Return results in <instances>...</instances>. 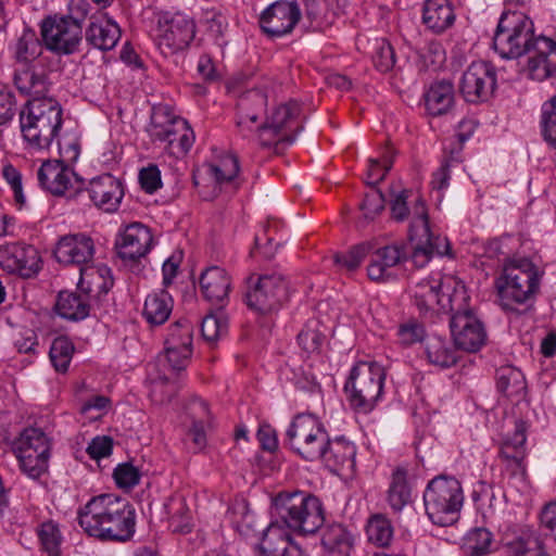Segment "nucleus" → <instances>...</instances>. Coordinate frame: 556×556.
Listing matches in <instances>:
<instances>
[{
  "mask_svg": "<svg viewBox=\"0 0 556 556\" xmlns=\"http://www.w3.org/2000/svg\"><path fill=\"white\" fill-rule=\"evenodd\" d=\"M80 528L104 542L129 541L136 531V510L124 497L113 493L92 496L77 511Z\"/></svg>",
  "mask_w": 556,
  "mask_h": 556,
  "instance_id": "f257e3e1",
  "label": "nucleus"
},
{
  "mask_svg": "<svg viewBox=\"0 0 556 556\" xmlns=\"http://www.w3.org/2000/svg\"><path fill=\"white\" fill-rule=\"evenodd\" d=\"M413 193L408 190H402L394 195L391 202L392 217L397 222H403L410 217L409 240L413 244L412 261L416 267L426 266L433 255L444 256L450 253V242L446 237L434 235L429 226L428 211L425 201L415 195L407 201Z\"/></svg>",
  "mask_w": 556,
  "mask_h": 556,
  "instance_id": "f03ea898",
  "label": "nucleus"
},
{
  "mask_svg": "<svg viewBox=\"0 0 556 556\" xmlns=\"http://www.w3.org/2000/svg\"><path fill=\"white\" fill-rule=\"evenodd\" d=\"M193 330L188 320L172 325L165 340L163 353L159 354L156 365L161 368L157 377L152 378L150 395L154 403L163 404L175 392L169 380L185 370L192 355Z\"/></svg>",
  "mask_w": 556,
  "mask_h": 556,
  "instance_id": "7ed1b4c3",
  "label": "nucleus"
},
{
  "mask_svg": "<svg viewBox=\"0 0 556 556\" xmlns=\"http://www.w3.org/2000/svg\"><path fill=\"white\" fill-rule=\"evenodd\" d=\"M467 289L462 280L453 275L435 273L416 282L410 294L419 313L433 317L460 309L467 299Z\"/></svg>",
  "mask_w": 556,
  "mask_h": 556,
  "instance_id": "20e7f679",
  "label": "nucleus"
},
{
  "mask_svg": "<svg viewBox=\"0 0 556 556\" xmlns=\"http://www.w3.org/2000/svg\"><path fill=\"white\" fill-rule=\"evenodd\" d=\"M540 280V270L529 257L504 258L502 271L494 280L501 306L513 311L527 303L538 292Z\"/></svg>",
  "mask_w": 556,
  "mask_h": 556,
  "instance_id": "39448f33",
  "label": "nucleus"
},
{
  "mask_svg": "<svg viewBox=\"0 0 556 556\" xmlns=\"http://www.w3.org/2000/svg\"><path fill=\"white\" fill-rule=\"evenodd\" d=\"M63 112L52 98L30 99L20 113V126L26 147L33 151L49 149L58 136Z\"/></svg>",
  "mask_w": 556,
  "mask_h": 556,
  "instance_id": "423d86ee",
  "label": "nucleus"
},
{
  "mask_svg": "<svg viewBox=\"0 0 556 556\" xmlns=\"http://www.w3.org/2000/svg\"><path fill=\"white\" fill-rule=\"evenodd\" d=\"M276 517L300 534L315 533L325 521L320 501L302 491L280 492L273 498Z\"/></svg>",
  "mask_w": 556,
  "mask_h": 556,
  "instance_id": "0eeeda50",
  "label": "nucleus"
},
{
  "mask_svg": "<svg viewBox=\"0 0 556 556\" xmlns=\"http://www.w3.org/2000/svg\"><path fill=\"white\" fill-rule=\"evenodd\" d=\"M386 377V368L377 362L354 364L344 384L351 407L357 413L372 412L383 399Z\"/></svg>",
  "mask_w": 556,
  "mask_h": 556,
  "instance_id": "6e6552de",
  "label": "nucleus"
},
{
  "mask_svg": "<svg viewBox=\"0 0 556 556\" xmlns=\"http://www.w3.org/2000/svg\"><path fill=\"white\" fill-rule=\"evenodd\" d=\"M464 491L458 479L440 475L431 479L424 491L425 511L433 525H454L464 505Z\"/></svg>",
  "mask_w": 556,
  "mask_h": 556,
  "instance_id": "1a4fd4ad",
  "label": "nucleus"
},
{
  "mask_svg": "<svg viewBox=\"0 0 556 556\" xmlns=\"http://www.w3.org/2000/svg\"><path fill=\"white\" fill-rule=\"evenodd\" d=\"M329 438L325 424L311 413L295 415L286 430V444L307 462L319 460L325 455Z\"/></svg>",
  "mask_w": 556,
  "mask_h": 556,
  "instance_id": "9d476101",
  "label": "nucleus"
},
{
  "mask_svg": "<svg viewBox=\"0 0 556 556\" xmlns=\"http://www.w3.org/2000/svg\"><path fill=\"white\" fill-rule=\"evenodd\" d=\"M52 439L40 428H25L14 439L12 452L20 470L31 480H39L49 470Z\"/></svg>",
  "mask_w": 556,
  "mask_h": 556,
  "instance_id": "9b49d317",
  "label": "nucleus"
},
{
  "mask_svg": "<svg viewBox=\"0 0 556 556\" xmlns=\"http://www.w3.org/2000/svg\"><path fill=\"white\" fill-rule=\"evenodd\" d=\"M533 22L520 11H504L498 21L493 48L503 59H517L534 43Z\"/></svg>",
  "mask_w": 556,
  "mask_h": 556,
  "instance_id": "f8f14e48",
  "label": "nucleus"
},
{
  "mask_svg": "<svg viewBox=\"0 0 556 556\" xmlns=\"http://www.w3.org/2000/svg\"><path fill=\"white\" fill-rule=\"evenodd\" d=\"M450 314V328L455 346L468 353L480 351L486 343L488 334L483 323L470 307L468 293L462 308L453 309Z\"/></svg>",
  "mask_w": 556,
  "mask_h": 556,
  "instance_id": "ddd939ff",
  "label": "nucleus"
},
{
  "mask_svg": "<svg viewBox=\"0 0 556 556\" xmlns=\"http://www.w3.org/2000/svg\"><path fill=\"white\" fill-rule=\"evenodd\" d=\"M195 36L193 20L181 13L159 18L154 41L164 56H172L189 47Z\"/></svg>",
  "mask_w": 556,
  "mask_h": 556,
  "instance_id": "4468645a",
  "label": "nucleus"
},
{
  "mask_svg": "<svg viewBox=\"0 0 556 556\" xmlns=\"http://www.w3.org/2000/svg\"><path fill=\"white\" fill-rule=\"evenodd\" d=\"M267 106V97L258 91H249L238 102L236 127L238 134L247 140L256 141L262 147H270L263 137L265 127L264 114Z\"/></svg>",
  "mask_w": 556,
  "mask_h": 556,
  "instance_id": "2eb2a0df",
  "label": "nucleus"
},
{
  "mask_svg": "<svg viewBox=\"0 0 556 556\" xmlns=\"http://www.w3.org/2000/svg\"><path fill=\"white\" fill-rule=\"evenodd\" d=\"M81 25L71 16H49L41 23V36L48 50L67 55L77 51L81 41Z\"/></svg>",
  "mask_w": 556,
  "mask_h": 556,
  "instance_id": "dca6fc26",
  "label": "nucleus"
},
{
  "mask_svg": "<svg viewBox=\"0 0 556 556\" xmlns=\"http://www.w3.org/2000/svg\"><path fill=\"white\" fill-rule=\"evenodd\" d=\"M248 306L260 315H271L287 299V283L279 274L262 275L245 295Z\"/></svg>",
  "mask_w": 556,
  "mask_h": 556,
  "instance_id": "f3484780",
  "label": "nucleus"
},
{
  "mask_svg": "<svg viewBox=\"0 0 556 556\" xmlns=\"http://www.w3.org/2000/svg\"><path fill=\"white\" fill-rule=\"evenodd\" d=\"M230 515L232 523L241 535L247 538L262 535L264 543H267L265 548L268 549V553L275 552L271 542L276 539L279 540L281 546L291 543L290 534L278 523L273 522L266 528L258 529L257 518L244 500L237 501L231 506Z\"/></svg>",
  "mask_w": 556,
  "mask_h": 556,
  "instance_id": "a211bd4d",
  "label": "nucleus"
},
{
  "mask_svg": "<svg viewBox=\"0 0 556 556\" xmlns=\"http://www.w3.org/2000/svg\"><path fill=\"white\" fill-rule=\"evenodd\" d=\"M527 424L523 420H516L511 433L503 437L500 445V459L503 463L504 471L509 478L525 481L527 477Z\"/></svg>",
  "mask_w": 556,
  "mask_h": 556,
  "instance_id": "6ab92c4d",
  "label": "nucleus"
},
{
  "mask_svg": "<svg viewBox=\"0 0 556 556\" xmlns=\"http://www.w3.org/2000/svg\"><path fill=\"white\" fill-rule=\"evenodd\" d=\"M496 83L495 67L486 61H475L463 73L459 91L467 102L479 103L493 94Z\"/></svg>",
  "mask_w": 556,
  "mask_h": 556,
  "instance_id": "aec40b11",
  "label": "nucleus"
},
{
  "mask_svg": "<svg viewBox=\"0 0 556 556\" xmlns=\"http://www.w3.org/2000/svg\"><path fill=\"white\" fill-rule=\"evenodd\" d=\"M525 54L527 55V62L522 67V73L528 78L538 81L556 79L555 40L539 35Z\"/></svg>",
  "mask_w": 556,
  "mask_h": 556,
  "instance_id": "412c9836",
  "label": "nucleus"
},
{
  "mask_svg": "<svg viewBox=\"0 0 556 556\" xmlns=\"http://www.w3.org/2000/svg\"><path fill=\"white\" fill-rule=\"evenodd\" d=\"M301 17L296 2L280 0L268 5L260 16L262 30L270 38H279L292 31Z\"/></svg>",
  "mask_w": 556,
  "mask_h": 556,
  "instance_id": "4be33fe9",
  "label": "nucleus"
},
{
  "mask_svg": "<svg viewBox=\"0 0 556 556\" xmlns=\"http://www.w3.org/2000/svg\"><path fill=\"white\" fill-rule=\"evenodd\" d=\"M39 251L29 244L11 243L0 247V267L10 274L30 278L41 268Z\"/></svg>",
  "mask_w": 556,
  "mask_h": 556,
  "instance_id": "5701e85b",
  "label": "nucleus"
},
{
  "mask_svg": "<svg viewBox=\"0 0 556 556\" xmlns=\"http://www.w3.org/2000/svg\"><path fill=\"white\" fill-rule=\"evenodd\" d=\"M94 253V241L86 233L63 236L54 249V257L59 263L76 265L79 269L92 264Z\"/></svg>",
  "mask_w": 556,
  "mask_h": 556,
  "instance_id": "b1692460",
  "label": "nucleus"
},
{
  "mask_svg": "<svg viewBox=\"0 0 556 556\" xmlns=\"http://www.w3.org/2000/svg\"><path fill=\"white\" fill-rule=\"evenodd\" d=\"M153 242L150 229L141 223H131L119 230L115 248L123 260H138L147 255Z\"/></svg>",
  "mask_w": 556,
  "mask_h": 556,
  "instance_id": "393cba45",
  "label": "nucleus"
},
{
  "mask_svg": "<svg viewBox=\"0 0 556 556\" xmlns=\"http://www.w3.org/2000/svg\"><path fill=\"white\" fill-rule=\"evenodd\" d=\"M87 190L92 203L106 213L116 212L124 198L122 181L111 174L92 178Z\"/></svg>",
  "mask_w": 556,
  "mask_h": 556,
  "instance_id": "a878e982",
  "label": "nucleus"
},
{
  "mask_svg": "<svg viewBox=\"0 0 556 556\" xmlns=\"http://www.w3.org/2000/svg\"><path fill=\"white\" fill-rule=\"evenodd\" d=\"M300 106L296 102H289L275 106L264 118L265 127L262 130V137L267 144L278 143L290 144L294 138L283 134V129L289 127L292 119L299 114Z\"/></svg>",
  "mask_w": 556,
  "mask_h": 556,
  "instance_id": "bb28decb",
  "label": "nucleus"
},
{
  "mask_svg": "<svg viewBox=\"0 0 556 556\" xmlns=\"http://www.w3.org/2000/svg\"><path fill=\"white\" fill-rule=\"evenodd\" d=\"M37 178L46 191L53 195H64L73 187L76 176L70 165L54 160L41 164Z\"/></svg>",
  "mask_w": 556,
  "mask_h": 556,
  "instance_id": "cd10ccee",
  "label": "nucleus"
},
{
  "mask_svg": "<svg viewBox=\"0 0 556 556\" xmlns=\"http://www.w3.org/2000/svg\"><path fill=\"white\" fill-rule=\"evenodd\" d=\"M121 38L118 24L106 13L92 16L86 29V40L92 47L109 51L112 50Z\"/></svg>",
  "mask_w": 556,
  "mask_h": 556,
  "instance_id": "c85d7f7f",
  "label": "nucleus"
},
{
  "mask_svg": "<svg viewBox=\"0 0 556 556\" xmlns=\"http://www.w3.org/2000/svg\"><path fill=\"white\" fill-rule=\"evenodd\" d=\"M355 445L346 439L338 437L333 440L329 438V445L319 460H324L327 467L334 472H352L355 468Z\"/></svg>",
  "mask_w": 556,
  "mask_h": 556,
  "instance_id": "c756f323",
  "label": "nucleus"
},
{
  "mask_svg": "<svg viewBox=\"0 0 556 556\" xmlns=\"http://www.w3.org/2000/svg\"><path fill=\"white\" fill-rule=\"evenodd\" d=\"M200 290L208 302L223 303L231 290V278L226 269L211 266L201 274Z\"/></svg>",
  "mask_w": 556,
  "mask_h": 556,
  "instance_id": "7c9ffc66",
  "label": "nucleus"
},
{
  "mask_svg": "<svg viewBox=\"0 0 556 556\" xmlns=\"http://www.w3.org/2000/svg\"><path fill=\"white\" fill-rule=\"evenodd\" d=\"M422 355L428 364L446 369L453 367L458 355L446 337L429 333L422 345Z\"/></svg>",
  "mask_w": 556,
  "mask_h": 556,
  "instance_id": "2f4dec72",
  "label": "nucleus"
},
{
  "mask_svg": "<svg viewBox=\"0 0 556 556\" xmlns=\"http://www.w3.org/2000/svg\"><path fill=\"white\" fill-rule=\"evenodd\" d=\"M456 14L450 0H427L422 9V23L434 34H442L455 23Z\"/></svg>",
  "mask_w": 556,
  "mask_h": 556,
  "instance_id": "473e14b6",
  "label": "nucleus"
},
{
  "mask_svg": "<svg viewBox=\"0 0 556 556\" xmlns=\"http://www.w3.org/2000/svg\"><path fill=\"white\" fill-rule=\"evenodd\" d=\"M404 257L401 247L392 244L377 249L371 253L367 266V275L372 281H384L390 278L391 270Z\"/></svg>",
  "mask_w": 556,
  "mask_h": 556,
  "instance_id": "72a5a7b5",
  "label": "nucleus"
},
{
  "mask_svg": "<svg viewBox=\"0 0 556 556\" xmlns=\"http://www.w3.org/2000/svg\"><path fill=\"white\" fill-rule=\"evenodd\" d=\"M185 121V118L175 114L167 105H155L152 109L150 123L147 126L148 136L152 142L161 144Z\"/></svg>",
  "mask_w": 556,
  "mask_h": 556,
  "instance_id": "f704fd0d",
  "label": "nucleus"
},
{
  "mask_svg": "<svg viewBox=\"0 0 556 556\" xmlns=\"http://www.w3.org/2000/svg\"><path fill=\"white\" fill-rule=\"evenodd\" d=\"M503 545L506 556H547L534 533L528 528L505 533Z\"/></svg>",
  "mask_w": 556,
  "mask_h": 556,
  "instance_id": "c9c22d12",
  "label": "nucleus"
},
{
  "mask_svg": "<svg viewBox=\"0 0 556 556\" xmlns=\"http://www.w3.org/2000/svg\"><path fill=\"white\" fill-rule=\"evenodd\" d=\"M9 51L17 63L29 65L41 55L43 46L37 33L25 26L10 43Z\"/></svg>",
  "mask_w": 556,
  "mask_h": 556,
  "instance_id": "e433bc0d",
  "label": "nucleus"
},
{
  "mask_svg": "<svg viewBox=\"0 0 556 556\" xmlns=\"http://www.w3.org/2000/svg\"><path fill=\"white\" fill-rule=\"evenodd\" d=\"M173 305L174 302L168 292L154 291L146 298L142 315L148 324L160 326L169 318Z\"/></svg>",
  "mask_w": 556,
  "mask_h": 556,
  "instance_id": "4c0bfd02",
  "label": "nucleus"
},
{
  "mask_svg": "<svg viewBox=\"0 0 556 556\" xmlns=\"http://www.w3.org/2000/svg\"><path fill=\"white\" fill-rule=\"evenodd\" d=\"M239 170V161L236 155L230 153L222 154L206 167L210 178L220 188L224 186L236 188Z\"/></svg>",
  "mask_w": 556,
  "mask_h": 556,
  "instance_id": "58836bf2",
  "label": "nucleus"
},
{
  "mask_svg": "<svg viewBox=\"0 0 556 556\" xmlns=\"http://www.w3.org/2000/svg\"><path fill=\"white\" fill-rule=\"evenodd\" d=\"M58 314L68 320L85 319L90 312L89 296L86 293L61 291L56 302Z\"/></svg>",
  "mask_w": 556,
  "mask_h": 556,
  "instance_id": "ea45409f",
  "label": "nucleus"
},
{
  "mask_svg": "<svg viewBox=\"0 0 556 556\" xmlns=\"http://www.w3.org/2000/svg\"><path fill=\"white\" fill-rule=\"evenodd\" d=\"M77 289L86 293L88 296L91 293H105L112 286V281L108 278L110 268L106 266L88 265L81 267Z\"/></svg>",
  "mask_w": 556,
  "mask_h": 556,
  "instance_id": "a19ab883",
  "label": "nucleus"
},
{
  "mask_svg": "<svg viewBox=\"0 0 556 556\" xmlns=\"http://www.w3.org/2000/svg\"><path fill=\"white\" fill-rule=\"evenodd\" d=\"M496 388L505 396L520 400L527 390L526 378L520 369L502 366L496 371Z\"/></svg>",
  "mask_w": 556,
  "mask_h": 556,
  "instance_id": "79ce46f5",
  "label": "nucleus"
},
{
  "mask_svg": "<svg viewBox=\"0 0 556 556\" xmlns=\"http://www.w3.org/2000/svg\"><path fill=\"white\" fill-rule=\"evenodd\" d=\"M454 102V88L448 81H438L430 86L425 94V103L429 114L442 115Z\"/></svg>",
  "mask_w": 556,
  "mask_h": 556,
  "instance_id": "37998d69",
  "label": "nucleus"
},
{
  "mask_svg": "<svg viewBox=\"0 0 556 556\" xmlns=\"http://www.w3.org/2000/svg\"><path fill=\"white\" fill-rule=\"evenodd\" d=\"M321 545L328 556H350L353 548L352 536L341 525H332L325 529Z\"/></svg>",
  "mask_w": 556,
  "mask_h": 556,
  "instance_id": "c03bdc74",
  "label": "nucleus"
},
{
  "mask_svg": "<svg viewBox=\"0 0 556 556\" xmlns=\"http://www.w3.org/2000/svg\"><path fill=\"white\" fill-rule=\"evenodd\" d=\"M194 132L187 121L182 125H178L175 131L167 136L166 139L159 144L162 150L175 159L184 157L194 143Z\"/></svg>",
  "mask_w": 556,
  "mask_h": 556,
  "instance_id": "a18cd8bd",
  "label": "nucleus"
},
{
  "mask_svg": "<svg viewBox=\"0 0 556 556\" xmlns=\"http://www.w3.org/2000/svg\"><path fill=\"white\" fill-rule=\"evenodd\" d=\"M387 501L394 513H400L412 501V491L407 482V472L403 468H396L391 477L387 492Z\"/></svg>",
  "mask_w": 556,
  "mask_h": 556,
  "instance_id": "49530a36",
  "label": "nucleus"
},
{
  "mask_svg": "<svg viewBox=\"0 0 556 556\" xmlns=\"http://www.w3.org/2000/svg\"><path fill=\"white\" fill-rule=\"evenodd\" d=\"M188 413L193 419L192 428L189 430V438L193 444V451L200 452L206 445V435L204 432V422L210 417L207 404L201 399H194L188 406Z\"/></svg>",
  "mask_w": 556,
  "mask_h": 556,
  "instance_id": "de8ad7c7",
  "label": "nucleus"
},
{
  "mask_svg": "<svg viewBox=\"0 0 556 556\" xmlns=\"http://www.w3.org/2000/svg\"><path fill=\"white\" fill-rule=\"evenodd\" d=\"M14 83L22 93L29 96L31 99L46 98L45 94L48 87L45 76L37 74L30 68L16 73Z\"/></svg>",
  "mask_w": 556,
  "mask_h": 556,
  "instance_id": "09e8293b",
  "label": "nucleus"
},
{
  "mask_svg": "<svg viewBox=\"0 0 556 556\" xmlns=\"http://www.w3.org/2000/svg\"><path fill=\"white\" fill-rule=\"evenodd\" d=\"M366 533L369 542L379 547H387L393 539L394 529L386 516L375 515L368 520Z\"/></svg>",
  "mask_w": 556,
  "mask_h": 556,
  "instance_id": "8fccbe9b",
  "label": "nucleus"
},
{
  "mask_svg": "<svg viewBox=\"0 0 556 556\" xmlns=\"http://www.w3.org/2000/svg\"><path fill=\"white\" fill-rule=\"evenodd\" d=\"M74 351V344L67 337L60 336L52 341L49 356L56 371H67Z\"/></svg>",
  "mask_w": 556,
  "mask_h": 556,
  "instance_id": "3c124183",
  "label": "nucleus"
},
{
  "mask_svg": "<svg viewBox=\"0 0 556 556\" xmlns=\"http://www.w3.org/2000/svg\"><path fill=\"white\" fill-rule=\"evenodd\" d=\"M37 535L42 551L48 556H60L63 538L54 521L42 522L37 529Z\"/></svg>",
  "mask_w": 556,
  "mask_h": 556,
  "instance_id": "603ef678",
  "label": "nucleus"
},
{
  "mask_svg": "<svg viewBox=\"0 0 556 556\" xmlns=\"http://www.w3.org/2000/svg\"><path fill=\"white\" fill-rule=\"evenodd\" d=\"M428 334L424 325L415 319L400 324L396 330L397 343L403 348H409L416 343L424 345Z\"/></svg>",
  "mask_w": 556,
  "mask_h": 556,
  "instance_id": "864d4df0",
  "label": "nucleus"
},
{
  "mask_svg": "<svg viewBox=\"0 0 556 556\" xmlns=\"http://www.w3.org/2000/svg\"><path fill=\"white\" fill-rule=\"evenodd\" d=\"M540 126L544 140L556 149V96L542 104Z\"/></svg>",
  "mask_w": 556,
  "mask_h": 556,
  "instance_id": "5fc2aeb1",
  "label": "nucleus"
},
{
  "mask_svg": "<svg viewBox=\"0 0 556 556\" xmlns=\"http://www.w3.org/2000/svg\"><path fill=\"white\" fill-rule=\"evenodd\" d=\"M199 23L220 45L219 40L228 27L226 16L216 9H206L202 11Z\"/></svg>",
  "mask_w": 556,
  "mask_h": 556,
  "instance_id": "6e6d98bb",
  "label": "nucleus"
},
{
  "mask_svg": "<svg viewBox=\"0 0 556 556\" xmlns=\"http://www.w3.org/2000/svg\"><path fill=\"white\" fill-rule=\"evenodd\" d=\"M60 162L72 165L80 155V139L75 131L64 132L58 140Z\"/></svg>",
  "mask_w": 556,
  "mask_h": 556,
  "instance_id": "4d7b16f0",
  "label": "nucleus"
},
{
  "mask_svg": "<svg viewBox=\"0 0 556 556\" xmlns=\"http://www.w3.org/2000/svg\"><path fill=\"white\" fill-rule=\"evenodd\" d=\"M492 534L484 528L470 530L465 536V547L471 556H482L489 553Z\"/></svg>",
  "mask_w": 556,
  "mask_h": 556,
  "instance_id": "13d9d810",
  "label": "nucleus"
},
{
  "mask_svg": "<svg viewBox=\"0 0 556 556\" xmlns=\"http://www.w3.org/2000/svg\"><path fill=\"white\" fill-rule=\"evenodd\" d=\"M393 164V151L387 148L384 153L379 159H369L368 168L366 174V182L368 185L379 184Z\"/></svg>",
  "mask_w": 556,
  "mask_h": 556,
  "instance_id": "bf43d9fd",
  "label": "nucleus"
},
{
  "mask_svg": "<svg viewBox=\"0 0 556 556\" xmlns=\"http://www.w3.org/2000/svg\"><path fill=\"white\" fill-rule=\"evenodd\" d=\"M228 324L223 314H210L201 324V332L206 341L214 342L227 332Z\"/></svg>",
  "mask_w": 556,
  "mask_h": 556,
  "instance_id": "052dcab7",
  "label": "nucleus"
},
{
  "mask_svg": "<svg viewBox=\"0 0 556 556\" xmlns=\"http://www.w3.org/2000/svg\"><path fill=\"white\" fill-rule=\"evenodd\" d=\"M372 61L380 72H388L393 68L395 64L394 50L386 39L375 40Z\"/></svg>",
  "mask_w": 556,
  "mask_h": 556,
  "instance_id": "680f3d73",
  "label": "nucleus"
},
{
  "mask_svg": "<svg viewBox=\"0 0 556 556\" xmlns=\"http://www.w3.org/2000/svg\"><path fill=\"white\" fill-rule=\"evenodd\" d=\"M370 245L362 243L353 247L346 253H338L334 255V263L345 268L346 270H355L365 256L369 253Z\"/></svg>",
  "mask_w": 556,
  "mask_h": 556,
  "instance_id": "e2e57ef3",
  "label": "nucleus"
},
{
  "mask_svg": "<svg viewBox=\"0 0 556 556\" xmlns=\"http://www.w3.org/2000/svg\"><path fill=\"white\" fill-rule=\"evenodd\" d=\"M140 471L132 464H119L113 472V478L119 489L130 490L140 481Z\"/></svg>",
  "mask_w": 556,
  "mask_h": 556,
  "instance_id": "0e129e2a",
  "label": "nucleus"
},
{
  "mask_svg": "<svg viewBox=\"0 0 556 556\" xmlns=\"http://www.w3.org/2000/svg\"><path fill=\"white\" fill-rule=\"evenodd\" d=\"M298 342L303 351H305L308 354H313V353H317L320 351V349L325 342V336L316 327H312V326L307 325L298 334Z\"/></svg>",
  "mask_w": 556,
  "mask_h": 556,
  "instance_id": "69168bd1",
  "label": "nucleus"
},
{
  "mask_svg": "<svg viewBox=\"0 0 556 556\" xmlns=\"http://www.w3.org/2000/svg\"><path fill=\"white\" fill-rule=\"evenodd\" d=\"M2 176L11 187L15 202L23 206L26 203V197L23 192L21 173L13 165L7 164L2 168Z\"/></svg>",
  "mask_w": 556,
  "mask_h": 556,
  "instance_id": "338daca9",
  "label": "nucleus"
},
{
  "mask_svg": "<svg viewBox=\"0 0 556 556\" xmlns=\"http://www.w3.org/2000/svg\"><path fill=\"white\" fill-rule=\"evenodd\" d=\"M514 239L509 236L503 237L501 239H492L482 245L481 256L494 260L500 256L510 257L509 254L511 252V248L509 247V242Z\"/></svg>",
  "mask_w": 556,
  "mask_h": 556,
  "instance_id": "774afa93",
  "label": "nucleus"
}]
</instances>
